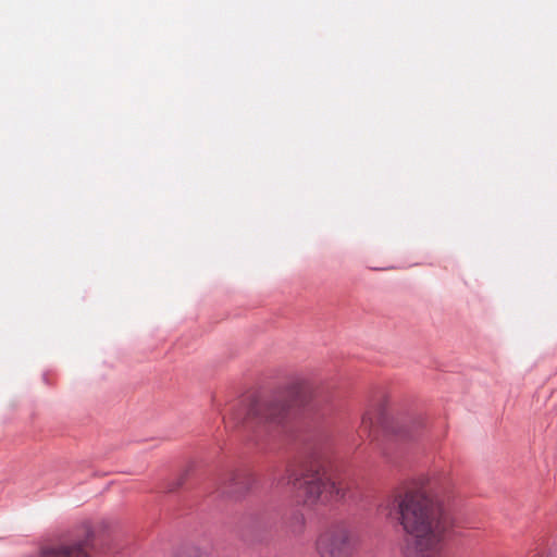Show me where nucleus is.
<instances>
[{"label":"nucleus","mask_w":557,"mask_h":557,"mask_svg":"<svg viewBox=\"0 0 557 557\" xmlns=\"http://www.w3.org/2000/svg\"><path fill=\"white\" fill-rule=\"evenodd\" d=\"M428 483L408 490L398 497H387L379 510L391 516L397 508L406 533L401 547L405 557H443L444 539L453 522L442 504L432 496Z\"/></svg>","instance_id":"obj_1"},{"label":"nucleus","mask_w":557,"mask_h":557,"mask_svg":"<svg viewBox=\"0 0 557 557\" xmlns=\"http://www.w3.org/2000/svg\"><path fill=\"white\" fill-rule=\"evenodd\" d=\"M272 484L276 487L292 485L301 491L304 502L308 505L337 502L345 497L346 486L331 470L319 467L310 468L300 475L292 468L273 474Z\"/></svg>","instance_id":"obj_2"},{"label":"nucleus","mask_w":557,"mask_h":557,"mask_svg":"<svg viewBox=\"0 0 557 557\" xmlns=\"http://www.w3.org/2000/svg\"><path fill=\"white\" fill-rule=\"evenodd\" d=\"M371 424H372V418L370 417V414H368V413L363 414L362 420H361L362 431L369 432Z\"/></svg>","instance_id":"obj_7"},{"label":"nucleus","mask_w":557,"mask_h":557,"mask_svg":"<svg viewBox=\"0 0 557 557\" xmlns=\"http://www.w3.org/2000/svg\"><path fill=\"white\" fill-rule=\"evenodd\" d=\"M255 483V476L248 469H235L224 473L221 479V491L230 496H240L248 492Z\"/></svg>","instance_id":"obj_5"},{"label":"nucleus","mask_w":557,"mask_h":557,"mask_svg":"<svg viewBox=\"0 0 557 557\" xmlns=\"http://www.w3.org/2000/svg\"><path fill=\"white\" fill-rule=\"evenodd\" d=\"M357 537L345 524L325 530L317 541V550L321 557H350L355 550Z\"/></svg>","instance_id":"obj_4"},{"label":"nucleus","mask_w":557,"mask_h":557,"mask_svg":"<svg viewBox=\"0 0 557 557\" xmlns=\"http://www.w3.org/2000/svg\"><path fill=\"white\" fill-rule=\"evenodd\" d=\"M297 520L299 521L300 525L304 523V518L302 517H297Z\"/></svg>","instance_id":"obj_8"},{"label":"nucleus","mask_w":557,"mask_h":557,"mask_svg":"<svg viewBox=\"0 0 557 557\" xmlns=\"http://www.w3.org/2000/svg\"><path fill=\"white\" fill-rule=\"evenodd\" d=\"M90 550L91 540L87 536L85 540L78 542L62 543L45 547L39 557H89Z\"/></svg>","instance_id":"obj_6"},{"label":"nucleus","mask_w":557,"mask_h":557,"mask_svg":"<svg viewBox=\"0 0 557 557\" xmlns=\"http://www.w3.org/2000/svg\"><path fill=\"white\" fill-rule=\"evenodd\" d=\"M289 407L287 396L283 393L256 399L250 404L243 423L249 428L278 425L286 419Z\"/></svg>","instance_id":"obj_3"}]
</instances>
